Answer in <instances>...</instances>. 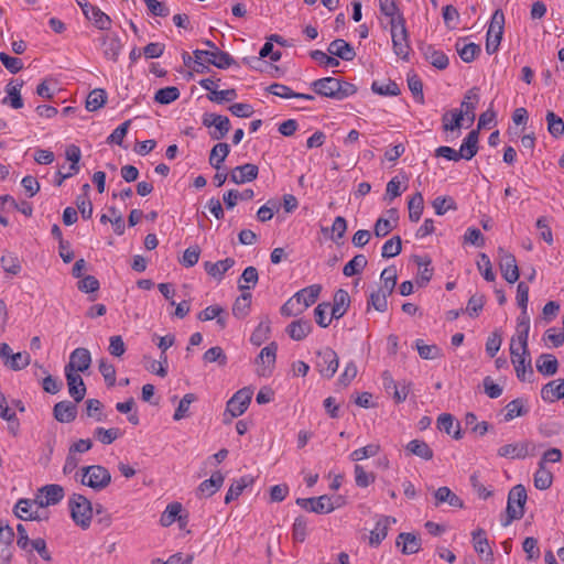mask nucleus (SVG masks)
<instances>
[{"label":"nucleus","instance_id":"f257e3e1","mask_svg":"<svg viewBox=\"0 0 564 564\" xmlns=\"http://www.w3.org/2000/svg\"><path fill=\"white\" fill-rule=\"evenodd\" d=\"M528 499L523 485L513 486L508 494L506 518L501 520L502 527H508L512 521L524 516V506Z\"/></svg>","mask_w":564,"mask_h":564},{"label":"nucleus","instance_id":"f03ea898","mask_svg":"<svg viewBox=\"0 0 564 564\" xmlns=\"http://www.w3.org/2000/svg\"><path fill=\"white\" fill-rule=\"evenodd\" d=\"M194 54V63L197 66H202V72L207 69V64L214 65L217 68L226 69L236 64L235 58L227 52L216 50V51H203L195 50ZM196 72H200L199 68L194 67Z\"/></svg>","mask_w":564,"mask_h":564},{"label":"nucleus","instance_id":"7ed1b4c3","mask_svg":"<svg viewBox=\"0 0 564 564\" xmlns=\"http://www.w3.org/2000/svg\"><path fill=\"white\" fill-rule=\"evenodd\" d=\"M80 471L82 485L88 486L95 491H101L106 489L111 482L110 471L101 465L86 466L83 467Z\"/></svg>","mask_w":564,"mask_h":564},{"label":"nucleus","instance_id":"20e7f679","mask_svg":"<svg viewBox=\"0 0 564 564\" xmlns=\"http://www.w3.org/2000/svg\"><path fill=\"white\" fill-rule=\"evenodd\" d=\"M68 506L73 521L82 529H88L93 518L91 502L85 496L74 494Z\"/></svg>","mask_w":564,"mask_h":564},{"label":"nucleus","instance_id":"39448f33","mask_svg":"<svg viewBox=\"0 0 564 564\" xmlns=\"http://www.w3.org/2000/svg\"><path fill=\"white\" fill-rule=\"evenodd\" d=\"M398 24L390 26L393 52L400 58L408 61L411 46L409 43V33L405 26V19L395 20Z\"/></svg>","mask_w":564,"mask_h":564},{"label":"nucleus","instance_id":"423d86ee","mask_svg":"<svg viewBox=\"0 0 564 564\" xmlns=\"http://www.w3.org/2000/svg\"><path fill=\"white\" fill-rule=\"evenodd\" d=\"M505 14L501 10H496L486 34V51L489 55L496 53L500 45L503 34Z\"/></svg>","mask_w":564,"mask_h":564},{"label":"nucleus","instance_id":"0eeeda50","mask_svg":"<svg viewBox=\"0 0 564 564\" xmlns=\"http://www.w3.org/2000/svg\"><path fill=\"white\" fill-rule=\"evenodd\" d=\"M510 354L511 361L514 366V370L519 380L524 381L527 373H529V376H533L529 349L527 348V352L521 350L520 346L516 344L514 337L510 343Z\"/></svg>","mask_w":564,"mask_h":564},{"label":"nucleus","instance_id":"6e6552de","mask_svg":"<svg viewBox=\"0 0 564 564\" xmlns=\"http://www.w3.org/2000/svg\"><path fill=\"white\" fill-rule=\"evenodd\" d=\"M338 356L329 347H326L316 354L315 368L323 378L330 379L338 369Z\"/></svg>","mask_w":564,"mask_h":564},{"label":"nucleus","instance_id":"1a4fd4ad","mask_svg":"<svg viewBox=\"0 0 564 564\" xmlns=\"http://www.w3.org/2000/svg\"><path fill=\"white\" fill-rule=\"evenodd\" d=\"M498 256L499 268L503 279L511 284L517 282L519 280L520 272L516 257L512 253L506 251L502 247L498 248Z\"/></svg>","mask_w":564,"mask_h":564},{"label":"nucleus","instance_id":"9d476101","mask_svg":"<svg viewBox=\"0 0 564 564\" xmlns=\"http://www.w3.org/2000/svg\"><path fill=\"white\" fill-rule=\"evenodd\" d=\"M252 393L250 388H243L231 397L226 408V411L230 413L231 417L240 416L246 412L250 404Z\"/></svg>","mask_w":564,"mask_h":564},{"label":"nucleus","instance_id":"9b49d317","mask_svg":"<svg viewBox=\"0 0 564 564\" xmlns=\"http://www.w3.org/2000/svg\"><path fill=\"white\" fill-rule=\"evenodd\" d=\"M296 505L318 514L330 513L335 509L332 499L326 495L316 498H297Z\"/></svg>","mask_w":564,"mask_h":564},{"label":"nucleus","instance_id":"f8f14e48","mask_svg":"<svg viewBox=\"0 0 564 564\" xmlns=\"http://www.w3.org/2000/svg\"><path fill=\"white\" fill-rule=\"evenodd\" d=\"M534 449V445L529 442H519L512 444H506L501 446L497 454L500 457L510 458V459H523L529 455H532V451Z\"/></svg>","mask_w":564,"mask_h":564},{"label":"nucleus","instance_id":"ddd939ff","mask_svg":"<svg viewBox=\"0 0 564 564\" xmlns=\"http://www.w3.org/2000/svg\"><path fill=\"white\" fill-rule=\"evenodd\" d=\"M91 364V356L88 349L79 347L72 351L69 361L65 366V370L75 373L85 372Z\"/></svg>","mask_w":564,"mask_h":564},{"label":"nucleus","instance_id":"4468645a","mask_svg":"<svg viewBox=\"0 0 564 564\" xmlns=\"http://www.w3.org/2000/svg\"><path fill=\"white\" fill-rule=\"evenodd\" d=\"M338 78L324 77L311 83L313 91L322 97L338 100Z\"/></svg>","mask_w":564,"mask_h":564},{"label":"nucleus","instance_id":"2eb2a0df","mask_svg":"<svg viewBox=\"0 0 564 564\" xmlns=\"http://www.w3.org/2000/svg\"><path fill=\"white\" fill-rule=\"evenodd\" d=\"M479 99V88L471 87L469 90L466 91L464 99L460 104V109H458V111H463V119L466 118L470 124L475 121V110L477 108Z\"/></svg>","mask_w":564,"mask_h":564},{"label":"nucleus","instance_id":"dca6fc26","mask_svg":"<svg viewBox=\"0 0 564 564\" xmlns=\"http://www.w3.org/2000/svg\"><path fill=\"white\" fill-rule=\"evenodd\" d=\"M258 174L259 169L256 164L246 163L232 169L229 173V178L235 184H245L256 180Z\"/></svg>","mask_w":564,"mask_h":564},{"label":"nucleus","instance_id":"f3484780","mask_svg":"<svg viewBox=\"0 0 564 564\" xmlns=\"http://www.w3.org/2000/svg\"><path fill=\"white\" fill-rule=\"evenodd\" d=\"M541 398L547 403L564 399V379H554L544 384L541 389Z\"/></svg>","mask_w":564,"mask_h":564},{"label":"nucleus","instance_id":"a211bd4d","mask_svg":"<svg viewBox=\"0 0 564 564\" xmlns=\"http://www.w3.org/2000/svg\"><path fill=\"white\" fill-rule=\"evenodd\" d=\"M65 377L67 380L69 395L76 403L80 402L86 394V386L83 378L79 373H75L74 371L68 370H65Z\"/></svg>","mask_w":564,"mask_h":564},{"label":"nucleus","instance_id":"6ab92c4d","mask_svg":"<svg viewBox=\"0 0 564 564\" xmlns=\"http://www.w3.org/2000/svg\"><path fill=\"white\" fill-rule=\"evenodd\" d=\"M278 345L272 341L268 346L261 349L258 356V362L261 361L262 367L258 371L260 376H268L271 373L272 368L275 364Z\"/></svg>","mask_w":564,"mask_h":564},{"label":"nucleus","instance_id":"aec40b11","mask_svg":"<svg viewBox=\"0 0 564 564\" xmlns=\"http://www.w3.org/2000/svg\"><path fill=\"white\" fill-rule=\"evenodd\" d=\"M40 491L44 495V498L35 500V502L41 508L56 505L64 498V488L56 484L46 485Z\"/></svg>","mask_w":564,"mask_h":564},{"label":"nucleus","instance_id":"412c9836","mask_svg":"<svg viewBox=\"0 0 564 564\" xmlns=\"http://www.w3.org/2000/svg\"><path fill=\"white\" fill-rule=\"evenodd\" d=\"M395 544L402 546L403 554L412 555L421 550V538L414 533L402 532L398 535Z\"/></svg>","mask_w":564,"mask_h":564},{"label":"nucleus","instance_id":"4be33fe9","mask_svg":"<svg viewBox=\"0 0 564 564\" xmlns=\"http://www.w3.org/2000/svg\"><path fill=\"white\" fill-rule=\"evenodd\" d=\"M23 84V80L11 79L6 86L7 96L2 99V104H9L13 109L22 108L23 100L20 91Z\"/></svg>","mask_w":564,"mask_h":564},{"label":"nucleus","instance_id":"5701e85b","mask_svg":"<svg viewBox=\"0 0 564 564\" xmlns=\"http://www.w3.org/2000/svg\"><path fill=\"white\" fill-rule=\"evenodd\" d=\"M100 41L105 57L117 62L122 48L120 37L117 34H105L100 37Z\"/></svg>","mask_w":564,"mask_h":564},{"label":"nucleus","instance_id":"b1692460","mask_svg":"<svg viewBox=\"0 0 564 564\" xmlns=\"http://www.w3.org/2000/svg\"><path fill=\"white\" fill-rule=\"evenodd\" d=\"M328 53L344 61H352L356 56L354 47L343 39H336L328 45Z\"/></svg>","mask_w":564,"mask_h":564},{"label":"nucleus","instance_id":"393cba45","mask_svg":"<svg viewBox=\"0 0 564 564\" xmlns=\"http://www.w3.org/2000/svg\"><path fill=\"white\" fill-rule=\"evenodd\" d=\"M54 417L61 423H69L76 419L77 405L70 401H61L54 405Z\"/></svg>","mask_w":564,"mask_h":564},{"label":"nucleus","instance_id":"a878e982","mask_svg":"<svg viewBox=\"0 0 564 564\" xmlns=\"http://www.w3.org/2000/svg\"><path fill=\"white\" fill-rule=\"evenodd\" d=\"M517 338L516 344L520 346L521 350L527 352V345L529 338L530 330V318L527 313V310H521V314L518 317L517 322Z\"/></svg>","mask_w":564,"mask_h":564},{"label":"nucleus","instance_id":"bb28decb","mask_svg":"<svg viewBox=\"0 0 564 564\" xmlns=\"http://www.w3.org/2000/svg\"><path fill=\"white\" fill-rule=\"evenodd\" d=\"M350 305V296L344 289H339L334 294V303L332 305L330 315L335 319L343 317Z\"/></svg>","mask_w":564,"mask_h":564},{"label":"nucleus","instance_id":"cd10ccee","mask_svg":"<svg viewBox=\"0 0 564 564\" xmlns=\"http://www.w3.org/2000/svg\"><path fill=\"white\" fill-rule=\"evenodd\" d=\"M434 499L435 507H438L442 503H448L455 508H464V501L446 486L440 487L434 491Z\"/></svg>","mask_w":564,"mask_h":564},{"label":"nucleus","instance_id":"c85d7f7f","mask_svg":"<svg viewBox=\"0 0 564 564\" xmlns=\"http://www.w3.org/2000/svg\"><path fill=\"white\" fill-rule=\"evenodd\" d=\"M478 130H471L463 140V143L458 150V155L462 159L471 160L478 152Z\"/></svg>","mask_w":564,"mask_h":564},{"label":"nucleus","instance_id":"c756f323","mask_svg":"<svg viewBox=\"0 0 564 564\" xmlns=\"http://www.w3.org/2000/svg\"><path fill=\"white\" fill-rule=\"evenodd\" d=\"M321 291L322 286L319 284H313L296 292L294 297L299 305L303 304L301 308L304 311L317 301Z\"/></svg>","mask_w":564,"mask_h":564},{"label":"nucleus","instance_id":"7c9ffc66","mask_svg":"<svg viewBox=\"0 0 564 564\" xmlns=\"http://www.w3.org/2000/svg\"><path fill=\"white\" fill-rule=\"evenodd\" d=\"M313 329L312 323L310 319H296L293 321L288 327V335L296 341L303 340Z\"/></svg>","mask_w":564,"mask_h":564},{"label":"nucleus","instance_id":"2f4dec72","mask_svg":"<svg viewBox=\"0 0 564 564\" xmlns=\"http://www.w3.org/2000/svg\"><path fill=\"white\" fill-rule=\"evenodd\" d=\"M437 427L448 435H452L455 440L463 437L459 423H455L454 416L449 413H443L437 417Z\"/></svg>","mask_w":564,"mask_h":564},{"label":"nucleus","instance_id":"473e14b6","mask_svg":"<svg viewBox=\"0 0 564 564\" xmlns=\"http://www.w3.org/2000/svg\"><path fill=\"white\" fill-rule=\"evenodd\" d=\"M235 265V259L226 258L224 260L217 261L215 263L206 261L204 263L205 271L217 279L218 281L223 280L224 274Z\"/></svg>","mask_w":564,"mask_h":564},{"label":"nucleus","instance_id":"72a5a7b5","mask_svg":"<svg viewBox=\"0 0 564 564\" xmlns=\"http://www.w3.org/2000/svg\"><path fill=\"white\" fill-rule=\"evenodd\" d=\"M394 522V518L381 517L377 521L375 529L370 532V544L376 546L379 545L381 541L387 536L390 524Z\"/></svg>","mask_w":564,"mask_h":564},{"label":"nucleus","instance_id":"f704fd0d","mask_svg":"<svg viewBox=\"0 0 564 564\" xmlns=\"http://www.w3.org/2000/svg\"><path fill=\"white\" fill-rule=\"evenodd\" d=\"M175 336L174 335H165L160 338L158 347L161 349L160 356V368L155 370V373L161 378L166 377L167 375V356L166 350L174 345Z\"/></svg>","mask_w":564,"mask_h":564},{"label":"nucleus","instance_id":"c9c22d12","mask_svg":"<svg viewBox=\"0 0 564 564\" xmlns=\"http://www.w3.org/2000/svg\"><path fill=\"white\" fill-rule=\"evenodd\" d=\"M425 59L437 69H445L448 66V57L443 51L436 50L432 45L423 48Z\"/></svg>","mask_w":564,"mask_h":564},{"label":"nucleus","instance_id":"e433bc0d","mask_svg":"<svg viewBox=\"0 0 564 564\" xmlns=\"http://www.w3.org/2000/svg\"><path fill=\"white\" fill-rule=\"evenodd\" d=\"M224 480L223 474L215 471L209 479L204 480L198 486L197 491L202 497H210L223 486Z\"/></svg>","mask_w":564,"mask_h":564},{"label":"nucleus","instance_id":"4c0bfd02","mask_svg":"<svg viewBox=\"0 0 564 564\" xmlns=\"http://www.w3.org/2000/svg\"><path fill=\"white\" fill-rule=\"evenodd\" d=\"M558 361L552 354H542L536 360V370L546 377L557 372Z\"/></svg>","mask_w":564,"mask_h":564},{"label":"nucleus","instance_id":"58836bf2","mask_svg":"<svg viewBox=\"0 0 564 564\" xmlns=\"http://www.w3.org/2000/svg\"><path fill=\"white\" fill-rule=\"evenodd\" d=\"M413 261L419 267L417 284L423 286L427 284L433 276V269L430 268L431 259L429 257L413 256Z\"/></svg>","mask_w":564,"mask_h":564},{"label":"nucleus","instance_id":"ea45409f","mask_svg":"<svg viewBox=\"0 0 564 564\" xmlns=\"http://www.w3.org/2000/svg\"><path fill=\"white\" fill-rule=\"evenodd\" d=\"M405 449L412 454V455H415L422 459H425V460H430L433 458V451L432 448L429 446V444L422 440H413V441H410L406 446H405Z\"/></svg>","mask_w":564,"mask_h":564},{"label":"nucleus","instance_id":"a19ab883","mask_svg":"<svg viewBox=\"0 0 564 564\" xmlns=\"http://www.w3.org/2000/svg\"><path fill=\"white\" fill-rule=\"evenodd\" d=\"M380 12L390 18V26L397 24L395 20L400 18H404L402 12L399 9L398 0H379Z\"/></svg>","mask_w":564,"mask_h":564},{"label":"nucleus","instance_id":"79ce46f5","mask_svg":"<svg viewBox=\"0 0 564 564\" xmlns=\"http://www.w3.org/2000/svg\"><path fill=\"white\" fill-rule=\"evenodd\" d=\"M252 482L253 478L251 476H243L235 480L225 496V503H230L232 500L237 499L242 494L243 489Z\"/></svg>","mask_w":564,"mask_h":564},{"label":"nucleus","instance_id":"37998d69","mask_svg":"<svg viewBox=\"0 0 564 564\" xmlns=\"http://www.w3.org/2000/svg\"><path fill=\"white\" fill-rule=\"evenodd\" d=\"M182 505L180 502H172L167 505L165 511L162 513L160 518V523L162 527H170L176 520L182 521L183 516H181Z\"/></svg>","mask_w":564,"mask_h":564},{"label":"nucleus","instance_id":"c03bdc74","mask_svg":"<svg viewBox=\"0 0 564 564\" xmlns=\"http://www.w3.org/2000/svg\"><path fill=\"white\" fill-rule=\"evenodd\" d=\"M471 535L474 540L475 551L479 554L487 552V555L492 561L494 554L491 547L489 546L488 539L486 536V531L481 528H478L477 530L473 531Z\"/></svg>","mask_w":564,"mask_h":564},{"label":"nucleus","instance_id":"a18cd8bd","mask_svg":"<svg viewBox=\"0 0 564 564\" xmlns=\"http://www.w3.org/2000/svg\"><path fill=\"white\" fill-rule=\"evenodd\" d=\"M229 145L227 143H217L210 151L209 155V164L216 169L220 170L223 162L229 154Z\"/></svg>","mask_w":564,"mask_h":564},{"label":"nucleus","instance_id":"49530a36","mask_svg":"<svg viewBox=\"0 0 564 564\" xmlns=\"http://www.w3.org/2000/svg\"><path fill=\"white\" fill-rule=\"evenodd\" d=\"M93 24L99 30H109L111 26V19L108 14L102 12L98 7H94L88 15H85Z\"/></svg>","mask_w":564,"mask_h":564},{"label":"nucleus","instance_id":"de8ad7c7","mask_svg":"<svg viewBox=\"0 0 564 564\" xmlns=\"http://www.w3.org/2000/svg\"><path fill=\"white\" fill-rule=\"evenodd\" d=\"M553 475L552 473L543 466V464H539V467L534 474V486L539 490H546L552 486Z\"/></svg>","mask_w":564,"mask_h":564},{"label":"nucleus","instance_id":"09e8293b","mask_svg":"<svg viewBox=\"0 0 564 564\" xmlns=\"http://www.w3.org/2000/svg\"><path fill=\"white\" fill-rule=\"evenodd\" d=\"M529 412V409L524 406L523 399H514L506 405L505 421L510 422L518 416H523Z\"/></svg>","mask_w":564,"mask_h":564},{"label":"nucleus","instance_id":"8fccbe9b","mask_svg":"<svg viewBox=\"0 0 564 564\" xmlns=\"http://www.w3.org/2000/svg\"><path fill=\"white\" fill-rule=\"evenodd\" d=\"M462 121L463 111H458V109L446 111L442 117L443 129L445 131L459 129L462 127Z\"/></svg>","mask_w":564,"mask_h":564},{"label":"nucleus","instance_id":"3c124183","mask_svg":"<svg viewBox=\"0 0 564 564\" xmlns=\"http://www.w3.org/2000/svg\"><path fill=\"white\" fill-rule=\"evenodd\" d=\"M409 218L413 223H417L422 216L424 208V199L420 192H416L409 200Z\"/></svg>","mask_w":564,"mask_h":564},{"label":"nucleus","instance_id":"603ef678","mask_svg":"<svg viewBox=\"0 0 564 564\" xmlns=\"http://www.w3.org/2000/svg\"><path fill=\"white\" fill-rule=\"evenodd\" d=\"M107 100V94L105 89L97 88L89 93L86 99V109L88 111H96L100 109Z\"/></svg>","mask_w":564,"mask_h":564},{"label":"nucleus","instance_id":"864d4df0","mask_svg":"<svg viewBox=\"0 0 564 564\" xmlns=\"http://www.w3.org/2000/svg\"><path fill=\"white\" fill-rule=\"evenodd\" d=\"M251 305V294L242 292V294L236 299L232 305V314L237 318H245L250 310Z\"/></svg>","mask_w":564,"mask_h":564},{"label":"nucleus","instance_id":"5fc2aeb1","mask_svg":"<svg viewBox=\"0 0 564 564\" xmlns=\"http://www.w3.org/2000/svg\"><path fill=\"white\" fill-rule=\"evenodd\" d=\"M30 364L31 356L26 351L12 354L9 360H4V366L13 371L22 370Z\"/></svg>","mask_w":564,"mask_h":564},{"label":"nucleus","instance_id":"6e6d98bb","mask_svg":"<svg viewBox=\"0 0 564 564\" xmlns=\"http://www.w3.org/2000/svg\"><path fill=\"white\" fill-rule=\"evenodd\" d=\"M367 258L364 254H357L345 264L343 273L346 276L356 275L367 267Z\"/></svg>","mask_w":564,"mask_h":564},{"label":"nucleus","instance_id":"4d7b16f0","mask_svg":"<svg viewBox=\"0 0 564 564\" xmlns=\"http://www.w3.org/2000/svg\"><path fill=\"white\" fill-rule=\"evenodd\" d=\"M180 90L175 86L159 89L154 95V101L161 105H169L180 97Z\"/></svg>","mask_w":564,"mask_h":564},{"label":"nucleus","instance_id":"13d9d810","mask_svg":"<svg viewBox=\"0 0 564 564\" xmlns=\"http://www.w3.org/2000/svg\"><path fill=\"white\" fill-rule=\"evenodd\" d=\"M456 51L465 63L473 62L480 53V46L476 43H468L460 46L459 41L456 43Z\"/></svg>","mask_w":564,"mask_h":564},{"label":"nucleus","instance_id":"bf43d9fd","mask_svg":"<svg viewBox=\"0 0 564 564\" xmlns=\"http://www.w3.org/2000/svg\"><path fill=\"white\" fill-rule=\"evenodd\" d=\"M417 352L421 358L426 360L437 359L442 356V350L436 345H426L422 339L415 341Z\"/></svg>","mask_w":564,"mask_h":564},{"label":"nucleus","instance_id":"052dcab7","mask_svg":"<svg viewBox=\"0 0 564 564\" xmlns=\"http://www.w3.org/2000/svg\"><path fill=\"white\" fill-rule=\"evenodd\" d=\"M547 130L554 138H560L564 134V121L561 117L556 116L553 111L546 113Z\"/></svg>","mask_w":564,"mask_h":564},{"label":"nucleus","instance_id":"680f3d73","mask_svg":"<svg viewBox=\"0 0 564 564\" xmlns=\"http://www.w3.org/2000/svg\"><path fill=\"white\" fill-rule=\"evenodd\" d=\"M269 335H270V322L262 321L259 323V325L256 327V329L251 334L250 341L256 346H260L269 338Z\"/></svg>","mask_w":564,"mask_h":564},{"label":"nucleus","instance_id":"e2e57ef3","mask_svg":"<svg viewBox=\"0 0 564 564\" xmlns=\"http://www.w3.org/2000/svg\"><path fill=\"white\" fill-rule=\"evenodd\" d=\"M465 424L466 426L471 429V432L484 436L489 431V423L486 421L477 422V416L473 412H468L465 415Z\"/></svg>","mask_w":564,"mask_h":564},{"label":"nucleus","instance_id":"0e129e2a","mask_svg":"<svg viewBox=\"0 0 564 564\" xmlns=\"http://www.w3.org/2000/svg\"><path fill=\"white\" fill-rule=\"evenodd\" d=\"M2 269L12 275H18L21 272V262L19 258L12 253L3 254L0 259Z\"/></svg>","mask_w":564,"mask_h":564},{"label":"nucleus","instance_id":"69168bd1","mask_svg":"<svg viewBox=\"0 0 564 564\" xmlns=\"http://www.w3.org/2000/svg\"><path fill=\"white\" fill-rule=\"evenodd\" d=\"M388 296L389 294H386L383 291L380 290L372 292L368 299V308L372 306L378 312H386L388 310Z\"/></svg>","mask_w":564,"mask_h":564},{"label":"nucleus","instance_id":"338daca9","mask_svg":"<svg viewBox=\"0 0 564 564\" xmlns=\"http://www.w3.org/2000/svg\"><path fill=\"white\" fill-rule=\"evenodd\" d=\"M197 400V397L194 393H186L180 401L178 406L176 408L173 419L175 421H180L184 417L188 416L189 405Z\"/></svg>","mask_w":564,"mask_h":564},{"label":"nucleus","instance_id":"774afa93","mask_svg":"<svg viewBox=\"0 0 564 564\" xmlns=\"http://www.w3.org/2000/svg\"><path fill=\"white\" fill-rule=\"evenodd\" d=\"M402 250V242L399 236H394L387 240L382 246L381 256L383 258H392L398 256Z\"/></svg>","mask_w":564,"mask_h":564}]
</instances>
